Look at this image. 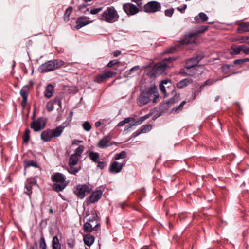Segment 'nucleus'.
Wrapping results in <instances>:
<instances>
[{
	"label": "nucleus",
	"mask_w": 249,
	"mask_h": 249,
	"mask_svg": "<svg viewBox=\"0 0 249 249\" xmlns=\"http://www.w3.org/2000/svg\"><path fill=\"white\" fill-rule=\"evenodd\" d=\"M152 95L154 96L153 102L156 103L159 95L158 89L155 85L150 86L141 92L137 99L138 105L139 107H142L148 104L150 102V98Z\"/></svg>",
	"instance_id": "obj_1"
},
{
	"label": "nucleus",
	"mask_w": 249,
	"mask_h": 249,
	"mask_svg": "<svg viewBox=\"0 0 249 249\" xmlns=\"http://www.w3.org/2000/svg\"><path fill=\"white\" fill-rule=\"evenodd\" d=\"M51 179L54 182L52 185V189L56 192L63 191L68 185V182L66 181V177L62 173H54L52 175Z\"/></svg>",
	"instance_id": "obj_2"
},
{
	"label": "nucleus",
	"mask_w": 249,
	"mask_h": 249,
	"mask_svg": "<svg viewBox=\"0 0 249 249\" xmlns=\"http://www.w3.org/2000/svg\"><path fill=\"white\" fill-rule=\"evenodd\" d=\"M119 16L113 6L107 7L100 16L99 19L107 23H113L118 20Z\"/></svg>",
	"instance_id": "obj_3"
},
{
	"label": "nucleus",
	"mask_w": 249,
	"mask_h": 249,
	"mask_svg": "<svg viewBox=\"0 0 249 249\" xmlns=\"http://www.w3.org/2000/svg\"><path fill=\"white\" fill-rule=\"evenodd\" d=\"M64 62L59 59L48 61L41 64L38 68V71L41 73H45L53 71L56 69L63 66Z\"/></svg>",
	"instance_id": "obj_4"
},
{
	"label": "nucleus",
	"mask_w": 249,
	"mask_h": 249,
	"mask_svg": "<svg viewBox=\"0 0 249 249\" xmlns=\"http://www.w3.org/2000/svg\"><path fill=\"white\" fill-rule=\"evenodd\" d=\"M208 26H202L200 29L195 33H189L185 35L182 38L181 43L182 44H192L196 42L199 34L203 33L208 29Z\"/></svg>",
	"instance_id": "obj_5"
},
{
	"label": "nucleus",
	"mask_w": 249,
	"mask_h": 249,
	"mask_svg": "<svg viewBox=\"0 0 249 249\" xmlns=\"http://www.w3.org/2000/svg\"><path fill=\"white\" fill-rule=\"evenodd\" d=\"M164 62L161 61L155 64L151 70L147 71V74L152 78L163 73L166 68L168 67V64H165Z\"/></svg>",
	"instance_id": "obj_6"
},
{
	"label": "nucleus",
	"mask_w": 249,
	"mask_h": 249,
	"mask_svg": "<svg viewBox=\"0 0 249 249\" xmlns=\"http://www.w3.org/2000/svg\"><path fill=\"white\" fill-rule=\"evenodd\" d=\"M47 118L39 117L36 120L33 121L30 124V127L35 132H38L44 129L47 123Z\"/></svg>",
	"instance_id": "obj_7"
},
{
	"label": "nucleus",
	"mask_w": 249,
	"mask_h": 249,
	"mask_svg": "<svg viewBox=\"0 0 249 249\" xmlns=\"http://www.w3.org/2000/svg\"><path fill=\"white\" fill-rule=\"evenodd\" d=\"M161 8V4L156 1L148 2L143 6V11L148 13H154L160 11Z\"/></svg>",
	"instance_id": "obj_8"
},
{
	"label": "nucleus",
	"mask_w": 249,
	"mask_h": 249,
	"mask_svg": "<svg viewBox=\"0 0 249 249\" xmlns=\"http://www.w3.org/2000/svg\"><path fill=\"white\" fill-rule=\"evenodd\" d=\"M73 192L77 197L83 199L85 197L86 193H90V190L89 187L86 184H78Z\"/></svg>",
	"instance_id": "obj_9"
},
{
	"label": "nucleus",
	"mask_w": 249,
	"mask_h": 249,
	"mask_svg": "<svg viewBox=\"0 0 249 249\" xmlns=\"http://www.w3.org/2000/svg\"><path fill=\"white\" fill-rule=\"evenodd\" d=\"M97 188L87 198V203L93 204L98 201L103 195V191Z\"/></svg>",
	"instance_id": "obj_10"
},
{
	"label": "nucleus",
	"mask_w": 249,
	"mask_h": 249,
	"mask_svg": "<svg viewBox=\"0 0 249 249\" xmlns=\"http://www.w3.org/2000/svg\"><path fill=\"white\" fill-rule=\"evenodd\" d=\"M116 72L112 71H107L103 73L97 75L94 78V81L98 83H102L107 80L108 78H110L115 76Z\"/></svg>",
	"instance_id": "obj_11"
},
{
	"label": "nucleus",
	"mask_w": 249,
	"mask_h": 249,
	"mask_svg": "<svg viewBox=\"0 0 249 249\" xmlns=\"http://www.w3.org/2000/svg\"><path fill=\"white\" fill-rule=\"evenodd\" d=\"M123 9L129 16L134 15L137 14L139 11V8L131 3L124 4L123 5Z\"/></svg>",
	"instance_id": "obj_12"
},
{
	"label": "nucleus",
	"mask_w": 249,
	"mask_h": 249,
	"mask_svg": "<svg viewBox=\"0 0 249 249\" xmlns=\"http://www.w3.org/2000/svg\"><path fill=\"white\" fill-rule=\"evenodd\" d=\"M203 57V55H199L187 59L185 63V68L190 69L195 67Z\"/></svg>",
	"instance_id": "obj_13"
},
{
	"label": "nucleus",
	"mask_w": 249,
	"mask_h": 249,
	"mask_svg": "<svg viewBox=\"0 0 249 249\" xmlns=\"http://www.w3.org/2000/svg\"><path fill=\"white\" fill-rule=\"evenodd\" d=\"M29 90L30 88L28 85L23 86L20 90V94L22 98V101L21 102V105L23 109H24L26 107Z\"/></svg>",
	"instance_id": "obj_14"
},
{
	"label": "nucleus",
	"mask_w": 249,
	"mask_h": 249,
	"mask_svg": "<svg viewBox=\"0 0 249 249\" xmlns=\"http://www.w3.org/2000/svg\"><path fill=\"white\" fill-rule=\"evenodd\" d=\"M111 138L110 135L105 136L99 141L97 146L101 148L111 146L112 145V143L110 142Z\"/></svg>",
	"instance_id": "obj_15"
},
{
	"label": "nucleus",
	"mask_w": 249,
	"mask_h": 249,
	"mask_svg": "<svg viewBox=\"0 0 249 249\" xmlns=\"http://www.w3.org/2000/svg\"><path fill=\"white\" fill-rule=\"evenodd\" d=\"M124 163L113 161L110 165L109 171L111 173H118L121 171Z\"/></svg>",
	"instance_id": "obj_16"
},
{
	"label": "nucleus",
	"mask_w": 249,
	"mask_h": 249,
	"mask_svg": "<svg viewBox=\"0 0 249 249\" xmlns=\"http://www.w3.org/2000/svg\"><path fill=\"white\" fill-rule=\"evenodd\" d=\"M89 17L82 16L78 18L76 21V25L75 28L76 29H79L82 27L90 23L92 21L89 20Z\"/></svg>",
	"instance_id": "obj_17"
},
{
	"label": "nucleus",
	"mask_w": 249,
	"mask_h": 249,
	"mask_svg": "<svg viewBox=\"0 0 249 249\" xmlns=\"http://www.w3.org/2000/svg\"><path fill=\"white\" fill-rule=\"evenodd\" d=\"M40 138L44 142H50L53 138L51 129H47L43 131L41 134Z\"/></svg>",
	"instance_id": "obj_18"
},
{
	"label": "nucleus",
	"mask_w": 249,
	"mask_h": 249,
	"mask_svg": "<svg viewBox=\"0 0 249 249\" xmlns=\"http://www.w3.org/2000/svg\"><path fill=\"white\" fill-rule=\"evenodd\" d=\"M208 19V17L206 14L203 12H200L199 14L194 18V21L193 22L195 24L200 23L201 22H204L207 21Z\"/></svg>",
	"instance_id": "obj_19"
},
{
	"label": "nucleus",
	"mask_w": 249,
	"mask_h": 249,
	"mask_svg": "<svg viewBox=\"0 0 249 249\" xmlns=\"http://www.w3.org/2000/svg\"><path fill=\"white\" fill-rule=\"evenodd\" d=\"M238 28L237 32L238 33H244L249 32V22H242L237 23Z\"/></svg>",
	"instance_id": "obj_20"
},
{
	"label": "nucleus",
	"mask_w": 249,
	"mask_h": 249,
	"mask_svg": "<svg viewBox=\"0 0 249 249\" xmlns=\"http://www.w3.org/2000/svg\"><path fill=\"white\" fill-rule=\"evenodd\" d=\"M83 240L86 246L90 247L93 244L95 238L93 235L88 233L83 236Z\"/></svg>",
	"instance_id": "obj_21"
},
{
	"label": "nucleus",
	"mask_w": 249,
	"mask_h": 249,
	"mask_svg": "<svg viewBox=\"0 0 249 249\" xmlns=\"http://www.w3.org/2000/svg\"><path fill=\"white\" fill-rule=\"evenodd\" d=\"M65 126L59 125L55 129H51L53 138H57L61 136L63 133Z\"/></svg>",
	"instance_id": "obj_22"
},
{
	"label": "nucleus",
	"mask_w": 249,
	"mask_h": 249,
	"mask_svg": "<svg viewBox=\"0 0 249 249\" xmlns=\"http://www.w3.org/2000/svg\"><path fill=\"white\" fill-rule=\"evenodd\" d=\"M193 82L192 78L188 77L180 80L177 83V87L179 89H182L187 86Z\"/></svg>",
	"instance_id": "obj_23"
},
{
	"label": "nucleus",
	"mask_w": 249,
	"mask_h": 249,
	"mask_svg": "<svg viewBox=\"0 0 249 249\" xmlns=\"http://www.w3.org/2000/svg\"><path fill=\"white\" fill-rule=\"evenodd\" d=\"M54 93V86L50 84L46 87L44 91V96L47 98H51Z\"/></svg>",
	"instance_id": "obj_24"
},
{
	"label": "nucleus",
	"mask_w": 249,
	"mask_h": 249,
	"mask_svg": "<svg viewBox=\"0 0 249 249\" xmlns=\"http://www.w3.org/2000/svg\"><path fill=\"white\" fill-rule=\"evenodd\" d=\"M242 50L241 45L233 44L231 46L229 53L231 55H236L240 53Z\"/></svg>",
	"instance_id": "obj_25"
},
{
	"label": "nucleus",
	"mask_w": 249,
	"mask_h": 249,
	"mask_svg": "<svg viewBox=\"0 0 249 249\" xmlns=\"http://www.w3.org/2000/svg\"><path fill=\"white\" fill-rule=\"evenodd\" d=\"M33 185L38 186L36 181H31L27 182L25 184V188L26 190L25 193L29 196H30L32 193V187Z\"/></svg>",
	"instance_id": "obj_26"
},
{
	"label": "nucleus",
	"mask_w": 249,
	"mask_h": 249,
	"mask_svg": "<svg viewBox=\"0 0 249 249\" xmlns=\"http://www.w3.org/2000/svg\"><path fill=\"white\" fill-rule=\"evenodd\" d=\"M24 167L25 169L32 166L35 168H39L36 162L33 160H25L23 162Z\"/></svg>",
	"instance_id": "obj_27"
},
{
	"label": "nucleus",
	"mask_w": 249,
	"mask_h": 249,
	"mask_svg": "<svg viewBox=\"0 0 249 249\" xmlns=\"http://www.w3.org/2000/svg\"><path fill=\"white\" fill-rule=\"evenodd\" d=\"M79 160L78 157L76 155L71 154L69 158V165H75L77 164Z\"/></svg>",
	"instance_id": "obj_28"
},
{
	"label": "nucleus",
	"mask_w": 249,
	"mask_h": 249,
	"mask_svg": "<svg viewBox=\"0 0 249 249\" xmlns=\"http://www.w3.org/2000/svg\"><path fill=\"white\" fill-rule=\"evenodd\" d=\"M53 249H61V245L59 243L57 236H55L53 238L52 241Z\"/></svg>",
	"instance_id": "obj_29"
},
{
	"label": "nucleus",
	"mask_w": 249,
	"mask_h": 249,
	"mask_svg": "<svg viewBox=\"0 0 249 249\" xmlns=\"http://www.w3.org/2000/svg\"><path fill=\"white\" fill-rule=\"evenodd\" d=\"M89 157L93 162L97 163L99 159V154L97 152L91 151L89 154Z\"/></svg>",
	"instance_id": "obj_30"
},
{
	"label": "nucleus",
	"mask_w": 249,
	"mask_h": 249,
	"mask_svg": "<svg viewBox=\"0 0 249 249\" xmlns=\"http://www.w3.org/2000/svg\"><path fill=\"white\" fill-rule=\"evenodd\" d=\"M180 94L179 93H176L174 96L171 98L169 100L165 103V104L167 105L169 104H173L175 103L178 102L179 100Z\"/></svg>",
	"instance_id": "obj_31"
},
{
	"label": "nucleus",
	"mask_w": 249,
	"mask_h": 249,
	"mask_svg": "<svg viewBox=\"0 0 249 249\" xmlns=\"http://www.w3.org/2000/svg\"><path fill=\"white\" fill-rule=\"evenodd\" d=\"M140 71V67L139 66H135L131 68L129 71L125 72L126 75L127 77H131L133 74L136 71Z\"/></svg>",
	"instance_id": "obj_32"
},
{
	"label": "nucleus",
	"mask_w": 249,
	"mask_h": 249,
	"mask_svg": "<svg viewBox=\"0 0 249 249\" xmlns=\"http://www.w3.org/2000/svg\"><path fill=\"white\" fill-rule=\"evenodd\" d=\"M72 7L71 6H69L66 10L64 15V20L65 21L68 22L69 21V17L72 11Z\"/></svg>",
	"instance_id": "obj_33"
},
{
	"label": "nucleus",
	"mask_w": 249,
	"mask_h": 249,
	"mask_svg": "<svg viewBox=\"0 0 249 249\" xmlns=\"http://www.w3.org/2000/svg\"><path fill=\"white\" fill-rule=\"evenodd\" d=\"M83 229L85 232L89 233L93 230V225L87 221L84 225Z\"/></svg>",
	"instance_id": "obj_34"
},
{
	"label": "nucleus",
	"mask_w": 249,
	"mask_h": 249,
	"mask_svg": "<svg viewBox=\"0 0 249 249\" xmlns=\"http://www.w3.org/2000/svg\"><path fill=\"white\" fill-rule=\"evenodd\" d=\"M63 99V96L62 95L60 94L56 96L54 99L53 100V104H56L58 105L60 108L62 107V100Z\"/></svg>",
	"instance_id": "obj_35"
},
{
	"label": "nucleus",
	"mask_w": 249,
	"mask_h": 249,
	"mask_svg": "<svg viewBox=\"0 0 249 249\" xmlns=\"http://www.w3.org/2000/svg\"><path fill=\"white\" fill-rule=\"evenodd\" d=\"M152 114L151 113H148L146 115H145L143 116H142L139 118V119L136 121V124H139L142 123L144 120L148 119L151 116Z\"/></svg>",
	"instance_id": "obj_36"
},
{
	"label": "nucleus",
	"mask_w": 249,
	"mask_h": 249,
	"mask_svg": "<svg viewBox=\"0 0 249 249\" xmlns=\"http://www.w3.org/2000/svg\"><path fill=\"white\" fill-rule=\"evenodd\" d=\"M74 165H71L70 166V169L68 172L71 174L76 175V174L79 171L80 167H74Z\"/></svg>",
	"instance_id": "obj_37"
},
{
	"label": "nucleus",
	"mask_w": 249,
	"mask_h": 249,
	"mask_svg": "<svg viewBox=\"0 0 249 249\" xmlns=\"http://www.w3.org/2000/svg\"><path fill=\"white\" fill-rule=\"evenodd\" d=\"M126 156V153L125 151H122L119 153L116 154L114 157L115 160H119L120 159H124Z\"/></svg>",
	"instance_id": "obj_38"
},
{
	"label": "nucleus",
	"mask_w": 249,
	"mask_h": 249,
	"mask_svg": "<svg viewBox=\"0 0 249 249\" xmlns=\"http://www.w3.org/2000/svg\"><path fill=\"white\" fill-rule=\"evenodd\" d=\"M84 146L82 145H79L74 151V155H76L78 157L81 156L82 153L84 151Z\"/></svg>",
	"instance_id": "obj_39"
},
{
	"label": "nucleus",
	"mask_w": 249,
	"mask_h": 249,
	"mask_svg": "<svg viewBox=\"0 0 249 249\" xmlns=\"http://www.w3.org/2000/svg\"><path fill=\"white\" fill-rule=\"evenodd\" d=\"M231 66L233 67V65L231 66L229 64H223L221 67L223 72L225 74H228L230 71Z\"/></svg>",
	"instance_id": "obj_40"
},
{
	"label": "nucleus",
	"mask_w": 249,
	"mask_h": 249,
	"mask_svg": "<svg viewBox=\"0 0 249 249\" xmlns=\"http://www.w3.org/2000/svg\"><path fill=\"white\" fill-rule=\"evenodd\" d=\"M46 107L48 112H51L53 110L54 104L53 102V100H50L47 103Z\"/></svg>",
	"instance_id": "obj_41"
},
{
	"label": "nucleus",
	"mask_w": 249,
	"mask_h": 249,
	"mask_svg": "<svg viewBox=\"0 0 249 249\" xmlns=\"http://www.w3.org/2000/svg\"><path fill=\"white\" fill-rule=\"evenodd\" d=\"M152 124H148L142 125L141 129L142 133H147L149 132L152 129Z\"/></svg>",
	"instance_id": "obj_42"
},
{
	"label": "nucleus",
	"mask_w": 249,
	"mask_h": 249,
	"mask_svg": "<svg viewBox=\"0 0 249 249\" xmlns=\"http://www.w3.org/2000/svg\"><path fill=\"white\" fill-rule=\"evenodd\" d=\"M30 130L29 129H26L25 130V133L23 137V142L25 143H27L28 142L29 139H30Z\"/></svg>",
	"instance_id": "obj_43"
},
{
	"label": "nucleus",
	"mask_w": 249,
	"mask_h": 249,
	"mask_svg": "<svg viewBox=\"0 0 249 249\" xmlns=\"http://www.w3.org/2000/svg\"><path fill=\"white\" fill-rule=\"evenodd\" d=\"M83 129L86 131H89L91 129V125L88 121H85L82 124Z\"/></svg>",
	"instance_id": "obj_44"
},
{
	"label": "nucleus",
	"mask_w": 249,
	"mask_h": 249,
	"mask_svg": "<svg viewBox=\"0 0 249 249\" xmlns=\"http://www.w3.org/2000/svg\"><path fill=\"white\" fill-rule=\"evenodd\" d=\"M46 247L44 237L42 236L41 237L39 240V248L40 249H47Z\"/></svg>",
	"instance_id": "obj_45"
},
{
	"label": "nucleus",
	"mask_w": 249,
	"mask_h": 249,
	"mask_svg": "<svg viewBox=\"0 0 249 249\" xmlns=\"http://www.w3.org/2000/svg\"><path fill=\"white\" fill-rule=\"evenodd\" d=\"M174 9L173 8L165 10V15L168 17H171L174 14Z\"/></svg>",
	"instance_id": "obj_46"
},
{
	"label": "nucleus",
	"mask_w": 249,
	"mask_h": 249,
	"mask_svg": "<svg viewBox=\"0 0 249 249\" xmlns=\"http://www.w3.org/2000/svg\"><path fill=\"white\" fill-rule=\"evenodd\" d=\"M94 221H96V222H98V215L96 213L92 214V216L88 219L87 222L91 223V222H93Z\"/></svg>",
	"instance_id": "obj_47"
},
{
	"label": "nucleus",
	"mask_w": 249,
	"mask_h": 249,
	"mask_svg": "<svg viewBox=\"0 0 249 249\" xmlns=\"http://www.w3.org/2000/svg\"><path fill=\"white\" fill-rule=\"evenodd\" d=\"M119 63V61L118 60H115V59H114V60H110L107 64V67H109V68H111L113 66H114L115 65Z\"/></svg>",
	"instance_id": "obj_48"
},
{
	"label": "nucleus",
	"mask_w": 249,
	"mask_h": 249,
	"mask_svg": "<svg viewBox=\"0 0 249 249\" xmlns=\"http://www.w3.org/2000/svg\"><path fill=\"white\" fill-rule=\"evenodd\" d=\"M177 59L176 57H169L167 58H165L164 60H163L162 61H165V64H168V67L169 66V63H170L171 62H173L174 61H175Z\"/></svg>",
	"instance_id": "obj_49"
},
{
	"label": "nucleus",
	"mask_w": 249,
	"mask_h": 249,
	"mask_svg": "<svg viewBox=\"0 0 249 249\" xmlns=\"http://www.w3.org/2000/svg\"><path fill=\"white\" fill-rule=\"evenodd\" d=\"M186 104V101H182L178 107L173 109V110L179 111L182 110L183 106Z\"/></svg>",
	"instance_id": "obj_50"
},
{
	"label": "nucleus",
	"mask_w": 249,
	"mask_h": 249,
	"mask_svg": "<svg viewBox=\"0 0 249 249\" xmlns=\"http://www.w3.org/2000/svg\"><path fill=\"white\" fill-rule=\"evenodd\" d=\"M241 47H242L241 51H243L245 54H246V55L249 54V47H247L245 45H242Z\"/></svg>",
	"instance_id": "obj_51"
},
{
	"label": "nucleus",
	"mask_w": 249,
	"mask_h": 249,
	"mask_svg": "<svg viewBox=\"0 0 249 249\" xmlns=\"http://www.w3.org/2000/svg\"><path fill=\"white\" fill-rule=\"evenodd\" d=\"M97 162L98 163L97 168L101 169H103L107 166V163L105 161H100L98 160Z\"/></svg>",
	"instance_id": "obj_52"
},
{
	"label": "nucleus",
	"mask_w": 249,
	"mask_h": 249,
	"mask_svg": "<svg viewBox=\"0 0 249 249\" xmlns=\"http://www.w3.org/2000/svg\"><path fill=\"white\" fill-rule=\"evenodd\" d=\"M102 10V7H98L95 9H91L90 11V13L92 15H95L98 14L99 12L101 11Z\"/></svg>",
	"instance_id": "obj_53"
},
{
	"label": "nucleus",
	"mask_w": 249,
	"mask_h": 249,
	"mask_svg": "<svg viewBox=\"0 0 249 249\" xmlns=\"http://www.w3.org/2000/svg\"><path fill=\"white\" fill-rule=\"evenodd\" d=\"M244 63H245L244 59H236L233 61V63L235 65H241Z\"/></svg>",
	"instance_id": "obj_54"
},
{
	"label": "nucleus",
	"mask_w": 249,
	"mask_h": 249,
	"mask_svg": "<svg viewBox=\"0 0 249 249\" xmlns=\"http://www.w3.org/2000/svg\"><path fill=\"white\" fill-rule=\"evenodd\" d=\"M132 2L136 3L139 7L142 6V3L141 2L142 0H131Z\"/></svg>",
	"instance_id": "obj_55"
},
{
	"label": "nucleus",
	"mask_w": 249,
	"mask_h": 249,
	"mask_svg": "<svg viewBox=\"0 0 249 249\" xmlns=\"http://www.w3.org/2000/svg\"><path fill=\"white\" fill-rule=\"evenodd\" d=\"M160 91L164 94H166V89H165V88L164 86V85H162L161 84H160Z\"/></svg>",
	"instance_id": "obj_56"
},
{
	"label": "nucleus",
	"mask_w": 249,
	"mask_h": 249,
	"mask_svg": "<svg viewBox=\"0 0 249 249\" xmlns=\"http://www.w3.org/2000/svg\"><path fill=\"white\" fill-rule=\"evenodd\" d=\"M211 84H212V82H211V81L210 80H206V81L204 82V83L203 85H202V86H200V88H201V89H202L204 88V87L205 86H206V85H211Z\"/></svg>",
	"instance_id": "obj_57"
},
{
	"label": "nucleus",
	"mask_w": 249,
	"mask_h": 249,
	"mask_svg": "<svg viewBox=\"0 0 249 249\" xmlns=\"http://www.w3.org/2000/svg\"><path fill=\"white\" fill-rule=\"evenodd\" d=\"M142 133V132L141 129L140 128V129L137 130L136 132H135L133 133V136H134V137H137L138 136H139L140 134H141Z\"/></svg>",
	"instance_id": "obj_58"
},
{
	"label": "nucleus",
	"mask_w": 249,
	"mask_h": 249,
	"mask_svg": "<svg viewBox=\"0 0 249 249\" xmlns=\"http://www.w3.org/2000/svg\"><path fill=\"white\" fill-rule=\"evenodd\" d=\"M168 83H170V84H171V80L170 79H166L163 80L161 81V84H162V85H166Z\"/></svg>",
	"instance_id": "obj_59"
},
{
	"label": "nucleus",
	"mask_w": 249,
	"mask_h": 249,
	"mask_svg": "<svg viewBox=\"0 0 249 249\" xmlns=\"http://www.w3.org/2000/svg\"><path fill=\"white\" fill-rule=\"evenodd\" d=\"M176 49L175 47H172L166 50V53H174Z\"/></svg>",
	"instance_id": "obj_60"
},
{
	"label": "nucleus",
	"mask_w": 249,
	"mask_h": 249,
	"mask_svg": "<svg viewBox=\"0 0 249 249\" xmlns=\"http://www.w3.org/2000/svg\"><path fill=\"white\" fill-rule=\"evenodd\" d=\"M121 53V51L120 50H116L113 52V56L114 57H117Z\"/></svg>",
	"instance_id": "obj_61"
},
{
	"label": "nucleus",
	"mask_w": 249,
	"mask_h": 249,
	"mask_svg": "<svg viewBox=\"0 0 249 249\" xmlns=\"http://www.w3.org/2000/svg\"><path fill=\"white\" fill-rule=\"evenodd\" d=\"M99 226L100 224L97 222L96 224L93 227V230L94 231H97Z\"/></svg>",
	"instance_id": "obj_62"
},
{
	"label": "nucleus",
	"mask_w": 249,
	"mask_h": 249,
	"mask_svg": "<svg viewBox=\"0 0 249 249\" xmlns=\"http://www.w3.org/2000/svg\"><path fill=\"white\" fill-rule=\"evenodd\" d=\"M124 124H125V123L124 121H121V122H120L118 124V126H123L124 125Z\"/></svg>",
	"instance_id": "obj_63"
},
{
	"label": "nucleus",
	"mask_w": 249,
	"mask_h": 249,
	"mask_svg": "<svg viewBox=\"0 0 249 249\" xmlns=\"http://www.w3.org/2000/svg\"><path fill=\"white\" fill-rule=\"evenodd\" d=\"M177 10L178 11H179L181 13H184V10L182 8V7H178L177 8Z\"/></svg>",
	"instance_id": "obj_64"
}]
</instances>
